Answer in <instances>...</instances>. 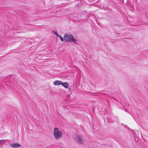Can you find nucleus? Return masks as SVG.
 I'll return each mask as SVG.
<instances>
[{"label":"nucleus","mask_w":148,"mask_h":148,"mask_svg":"<svg viewBox=\"0 0 148 148\" xmlns=\"http://www.w3.org/2000/svg\"><path fill=\"white\" fill-rule=\"evenodd\" d=\"M65 41L68 42H72L75 44L77 45L79 43L78 40L75 39L73 35L71 34H66L64 36Z\"/></svg>","instance_id":"f257e3e1"},{"label":"nucleus","mask_w":148,"mask_h":148,"mask_svg":"<svg viewBox=\"0 0 148 148\" xmlns=\"http://www.w3.org/2000/svg\"><path fill=\"white\" fill-rule=\"evenodd\" d=\"M54 138L57 140L61 138L62 136V132L58 127L54 128L53 130Z\"/></svg>","instance_id":"f03ea898"},{"label":"nucleus","mask_w":148,"mask_h":148,"mask_svg":"<svg viewBox=\"0 0 148 148\" xmlns=\"http://www.w3.org/2000/svg\"><path fill=\"white\" fill-rule=\"evenodd\" d=\"M76 141L79 144H83L84 143V140L83 137L79 135H77L75 138Z\"/></svg>","instance_id":"7ed1b4c3"},{"label":"nucleus","mask_w":148,"mask_h":148,"mask_svg":"<svg viewBox=\"0 0 148 148\" xmlns=\"http://www.w3.org/2000/svg\"><path fill=\"white\" fill-rule=\"evenodd\" d=\"M10 145L12 147L14 148L18 147L21 146V145L18 143L11 144Z\"/></svg>","instance_id":"20e7f679"},{"label":"nucleus","mask_w":148,"mask_h":148,"mask_svg":"<svg viewBox=\"0 0 148 148\" xmlns=\"http://www.w3.org/2000/svg\"><path fill=\"white\" fill-rule=\"evenodd\" d=\"M61 83H62V82L61 81L56 80L54 82L53 84L55 86H58L61 85Z\"/></svg>","instance_id":"39448f33"},{"label":"nucleus","mask_w":148,"mask_h":148,"mask_svg":"<svg viewBox=\"0 0 148 148\" xmlns=\"http://www.w3.org/2000/svg\"><path fill=\"white\" fill-rule=\"evenodd\" d=\"M61 85L66 88H67L69 87V84L67 82L63 83L62 82Z\"/></svg>","instance_id":"423d86ee"},{"label":"nucleus","mask_w":148,"mask_h":148,"mask_svg":"<svg viewBox=\"0 0 148 148\" xmlns=\"http://www.w3.org/2000/svg\"><path fill=\"white\" fill-rule=\"evenodd\" d=\"M57 36L59 38L61 41L63 42L64 41V38L62 37L61 36L58 34Z\"/></svg>","instance_id":"0eeeda50"},{"label":"nucleus","mask_w":148,"mask_h":148,"mask_svg":"<svg viewBox=\"0 0 148 148\" xmlns=\"http://www.w3.org/2000/svg\"><path fill=\"white\" fill-rule=\"evenodd\" d=\"M53 33L56 35V36H57L59 34H58V32L55 31V30H53L52 31Z\"/></svg>","instance_id":"6e6552de"},{"label":"nucleus","mask_w":148,"mask_h":148,"mask_svg":"<svg viewBox=\"0 0 148 148\" xmlns=\"http://www.w3.org/2000/svg\"><path fill=\"white\" fill-rule=\"evenodd\" d=\"M5 141L4 140H0V144H3V143L5 142Z\"/></svg>","instance_id":"1a4fd4ad"},{"label":"nucleus","mask_w":148,"mask_h":148,"mask_svg":"<svg viewBox=\"0 0 148 148\" xmlns=\"http://www.w3.org/2000/svg\"><path fill=\"white\" fill-rule=\"evenodd\" d=\"M97 144V143H96V145Z\"/></svg>","instance_id":"9d476101"}]
</instances>
